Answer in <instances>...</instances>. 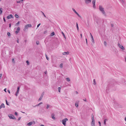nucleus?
Segmentation results:
<instances>
[{
  "label": "nucleus",
  "instance_id": "obj_1",
  "mask_svg": "<svg viewBox=\"0 0 126 126\" xmlns=\"http://www.w3.org/2000/svg\"><path fill=\"white\" fill-rule=\"evenodd\" d=\"M99 10L102 12L103 14L104 15V16H106L107 15L104 10V8L102 7V6L100 5L99 6Z\"/></svg>",
  "mask_w": 126,
  "mask_h": 126
},
{
  "label": "nucleus",
  "instance_id": "obj_2",
  "mask_svg": "<svg viewBox=\"0 0 126 126\" xmlns=\"http://www.w3.org/2000/svg\"><path fill=\"white\" fill-rule=\"evenodd\" d=\"M92 121L91 122V125L92 126H95V121L94 118V116L93 115H92Z\"/></svg>",
  "mask_w": 126,
  "mask_h": 126
},
{
  "label": "nucleus",
  "instance_id": "obj_3",
  "mask_svg": "<svg viewBox=\"0 0 126 126\" xmlns=\"http://www.w3.org/2000/svg\"><path fill=\"white\" fill-rule=\"evenodd\" d=\"M68 120V119L67 118H65L62 120V123L64 126H65L66 125V122Z\"/></svg>",
  "mask_w": 126,
  "mask_h": 126
},
{
  "label": "nucleus",
  "instance_id": "obj_4",
  "mask_svg": "<svg viewBox=\"0 0 126 126\" xmlns=\"http://www.w3.org/2000/svg\"><path fill=\"white\" fill-rule=\"evenodd\" d=\"M118 46L121 48L122 50H125V48L123 47V46L122 45H121L119 43H118Z\"/></svg>",
  "mask_w": 126,
  "mask_h": 126
},
{
  "label": "nucleus",
  "instance_id": "obj_5",
  "mask_svg": "<svg viewBox=\"0 0 126 126\" xmlns=\"http://www.w3.org/2000/svg\"><path fill=\"white\" fill-rule=\"evenodd\" d=\"M114 85L112 83H110L108 85V87H109L110 88H113L114 87Z\"/></svg>",
  "mask_w": 126,
  "mask_h": 126
},
{
  "label": "nucleus",
  "instance_id": "obj_6",
  "mask_svg": "<svg viewBox=\"0 0 126 126\" xmlns=\"http://www.w3.org/2000/svg\"><path fill=\"white\" fill-rule=\"evenodd\" d=\"M32 26L31 24H27L25 25V29H27L28 27H32Z\"/></svg>",
  "mask_w": 126,
  "mask_h": 126
},
{
  "label": "nucleus",
  "instance_id": "obj_7",
  "mask_svg": "<svg viewBox=\"0 0 126 126\" xmlns=\"http://www.w3.org/2000/svg\"><path fill=\"white\" fill-rule=\"evenodd\" d=\"M14 17L12 15H9L8 16H7V19H11L12 18H13Z\"/></svg>",
  "mask_w": 126,
  "mask_h": 126
},
{
  "label": "nucleus",
  "instance_id": "obj_8",
  "mask_svg": "<svg viewBox=\"0 0 126 126\" xmlns=\"http://www.w3.org/2000/svg\"><path fill=\"white\" fill-rule=\"evenodd\" d=\"M20 30V28L19 27H18L17 28L16 31L15 32V33L16 34H17L19 32Z\"/></svg>",
  "mask_w": 126,
  "mask_h": 126
},
{
  "label": "nucleus",
  "instance_id": "obj_9",
  "mask_svg": "<svg viewBox=\"0 0 126 126\" xmlns=\"http://www.w3.org/2000/svg\"><path fill=\"white\" fill-rule=\"evenodd\" d=\"M95 0H93L92 2V3L93 5V7L94 8H95Z\"/></svg>",
  "mask_w": 126,
  "mask_h": 126
},
{
  "label": "nucleus",
  "instance_id": "obj_10",
  "mask_svg": "<svg viewBox=\"0 0 126 126\" xmlns=\"http://www.w3.org/2000/svg\"><path fill=\"white\" fill-rule=\"evenodd\" d=\"M8 116L10 119H12L13 117H14V116L12 114H9Z\"/></svg>",
  "mask_w": 126,
  "mask_h": 126
},
{
  "label": "nucleus",
  "instance_id": "obj_11",
  "mask_svg": "<svg viewBox=\"0 0 126 126\" xmlns=\"http://www.w3.org/2000/svg\"><path fill=\"white\" fill-rule=\"evenodd\" d=\"M69 51H67V52H64L63 53V54L64 55H66L69 54Z\"/></svg>",
  "mask_w": 126,
  "mask_h": 126
},
{
  "label": "nucleus",
  "instance_id": "obj_12",
  "mask_svg": "<svg viewBox=\"0 0 126 126\" xmlns=\"http://www.w3.org/2000/svg\"><path fill=\"white\" fill-rule=\"evenodd\" d=\"M82 101H77L76 102H87V101L86 100V98H85V99H83L82 100Z\"/></svg>",
  "mask_w": 126,
  "mask_h": 126
},
{
  "label": "nucleus",
  "instance_id": "obj_13",
  "mask_svg": "<svg viewBox=\"0 0 126 126\" xmlns=\"http://www.w3.org/2000/svg\"><path fill=\"white\" fill-rule=\"evenodd\" d=\"M85 2L86 4L88 3L91 2L92 0H85Z\"/></svg>",
  "mask_w": 126,
  "mask_h": 126
},
{
  "label": "nucleus",
  "instance_id": "obj_14",
  "mask_svg": "<svg viewBox=\"0 0 126 126\" xmlns=\"http://www.w3.org/2000/svg\"><path fill=\"white\" fill-rule=\"evenodd\" d=\"M91 38L92 39V41L93 42V44H94V39L92 35H91Z\"/></svg>",
  "mask_w": 126,
  "mask_h": 126
},
{
  "label": "nucleus",
  "instance_id": "obj_15",
  "mask_svg": "<svg viewBox=\"0 0 126 126\" xmlns=\"http://www.w3.org/2000/svg\"><path fill=\"white\" fill-rule=\"evenodd\" d=\"M5 106L4 104L3 103H2L0 106V109L1 108H4Z\"/></svg>",
  "mask_w": 126,
  "mask_h": 126
},
{
  "label": "nucleus",
  "instance_id": "obj_16",
  "mask_svg": "<svg viewBox=\"0 0 126 126\" xmlns=\"http://www.w3.org/2000/svg\"><path fill=\"white\" fill-rule=\"evenodd\" d=\"M33 123L32 122H31L27 124V125L28 126L31 125Z\"/></svg>",
  "mask_w": 126,
  "mask_h": 126
},
{
  "label": "nucleus",
  "instance_id": "obj_17",
  "mask_svg": "<svg viewBox=\"0 0 126 126\" xmlns=\"http://www.w3.org/2000/svg\"><path fill=\"white\" fill-rule=\"evenodd\" d=\"M3 9L1 8H0V14L1 15Z\"/></svg>",
  "mask_w": 126,
  "mask_h": 126
},
{
  "label": "nucleus",
  "instance_id": "obj_18",
  "mask_svg": "<svg viewBox=\"0 0 126 126\" xmlns=\"http://www.w3.org/2000/svg\"><path fill=\"white\" fill-rule=\"evenodd\" d=\"M51 117L53 119H55V118L54 117V114H52L51 115Z\"/></svg>",
  "mask_w": 126,
  "mask_h": 126
},
{
  "label": "nucleus",
  "instance_id": "obj_19",
  "mask_svg": "<svg viewBox=\"0 0 126 126\" xmlns=\"http://www.w3.org/2000/svg\"><path fill=\"white\" fill-rule=\"evenodd\" d=\"M62 34L64 38H65V39H66V37L65 35L64 34V33L62 32Z\"/></svg>",
  "mask_w": 126,
  "mask_h": 126
},
{
  "label": "nucleus",
  "instance_id": "obj_20",
  "mask_svg": "<svg viewBox=\"0 0 126 126\" xmlns=\"http://www.w3.org/2000/svg\"><path fill=\"white\" fill-rule=\"evenodd\" d=\"M54 35V32H53L50 34V35L51 36H53V35Z\"/></svg>",
  "mask_w": 126,
  "mask_h": 126
},
{
  "label": "nucleus",
  "instance_id": "obj_21",
  "mask_svg": "<svg viewBox=\"0 0 126 126\" xmlns=\"http://www.w3.org/2000/svg\"><path fill=\"white\" fill-rule=\"evenodd\" d=\"M66 79L67 81H70V79L69 78H66Z\"/></svg>",
  "mask_w": 126,
  "mask_h": 126
},
{
  "label": "nucleus",
  "instance_id": "obj_22",
  "mask_svg": "<svg viewBox=\"0 0 126 126\" xmlns=\"http://www.w3.org/2000/svg\"><path fill=\"white\" fill-rule=\"evenodd\" d=\"M15 17L17 18H18L19 17V16L17 14H15Z\"/></svg>",
  "mask_w": 126,
  "mask_h": 126
},
{
  "label": "nucleus",
  "instance_id": "obj_23",
  "mask_svg": "<svg viewBox=\"0 0 126 126\" xmlns=\"http://www.w3.org/2000/svg\"><path fill=\"white\" fill-rule=\"evenodd\" d=\"M75 105L77 107H78L79 106L78 103H75Z\"/></svg>",
  "mask_w": 126,
  "mask_h": 126
},
{
  "label": "nucleus",
  "instance_id": "obj_24",
  "mask_svg": "<svg viewBox=\"0 0 126 126\" xmlns=\"http://www.w3.org/2000/svg\"><path fill=\"white\" fill-rule=\"evenodd\" d=\"M76 27L78 30H79V27L77 23H76Z\"/></svg>",
  "mask_w": 126,
  "mask_h": 126
},
{
  "label": "nucleus",
  "instance_id": "obj_25",
  "mask_svg": "<svg viewBox=\"0 0 126 126\" xmlns=\"http://www.w3.org/2000/svg\"><path fill=\"white\" fill-rule=\"evenodd\" d=\"M72 10L75 14L76 13V12H77L74 8H73L72 9Z\"/></svg>",
  "mask_w": 126,
  "mask_h": 126
},
{
  "label": "nucleus",
  "instance_id": "obj_26",
  "mask_svg": "<svg viewBox=\"0 0 126 126\" xmlns=\"http://www.w3.org/2000/svg\"><path fill=\"white\" fill-rule=\"evenodd\" d=\"M120 1L121 2L122 4L124 3V0H120Z\"/></svg>",
  "mask_w": 126,
  "mask_h": 126
},
{
  "label": "nucleus",
  "instance_id": "obj_27",
  "mask_svg": "<svg viewBox=\"0 0 126 126\" xmlns=\"http://www.w3.org/2000/svg\"><path fill=\"white\" fill-rule=\"evenodd\" d=\"M26 63H27V64L28 65H29L30 64V63L29 62V61L28 60H27L26 61Z\"/></svg>",
  "mask_w": 126,
  "mask_h": 126
},
{
  "label": "nucleus",
  "instance_id": "obj_28",
  "mask_svg": "<svg viewBox=\"0 0 126 126\" xmlns=\"http://www.w3.org/2000/svg\"><path fill=\"white\" fill-rule=\"evenodd\" d=\"M61 88L60 87H59L58 88V90L59 92H60Z\"/></svg>",
  "mask_w": 126,
  "mask_h": 126
},
{
  "label": "nucleus",
  "instance_id": "obj_29",
  "mask_svg": "<svg viewBox=\"0 0 126 126\" xmlns=\"http://www.w3.org/2000/svg\"><path fill=\"white\" fill-rule=\"evenodd\" d=\"M19 91H17L16 92V93L15 94L16 95V96H17V95H18V93H19Z\"/></svg>",
  "mask_w": 126,
  "mask_h": 126
},
{
  "label": "nucleus",
  "instance_id": "obj_30",
  "mask_svg": "<svg viewBox=\"0 0 126 126\" xmlns=\"http://www.w3.org/2000/svg\"><path fill=\"white\" fill-rule=\"evenodd\" d=\"M60 67L61 68H62L63 67V63H62L60 64Z\"/></svg>",
  "mask_w": 126,
  "mask_h": 126
},
{
  "label": "nucleus",
  "instance_id": "obj_31",
  "mask_svg": "<svg viewBox=\"0 0 126 126\" xmlns=\"http://www.w3.org/2000/svg\"><path fill=\"white\" fill-rule=\"evenodd\" d=\"M93 82H94V85H95L96 83L95 82V79H94L93 80Z\"/></svg>",
  "mask_w": 126,
  "mask_h": 126
},
{
  "label": "nucleus",
  "instance_id": "obj_32",
  "mask_svg": "<svg viewBox=\"0 0 126 126\" xmlns=\"http://www.w3.org/2000/svg\"><path fill=\"white\" fill-rule=\"evenodd\" d=\"M12 62L13 63H15V60H14V59H12Z\"/></svg>",
  "mask_w": 126,
  "mask_h": 126
},
{
  "label": "nucleus",
  "instance_id": "obj_33",
  "mask_svg": "<svg viewBox=\"0 0 126 126\" xmlns=\"http://www.w3.org/2000/svg\"><path fill=\"white\" fill-rule=\"evenodd\" d=\"M104 44L105 46H106L107 45V43L105 41H104Z\"/></svg>",
  "mask_w": 126,
  "mask_h": 126
},
{
  "label": "nucleus",
  "instance_id": "obj_34",
  "mask_svg": "<svg viewBox=\"0 0 126 126\" xmlns=\"http://www.w3.org/2000/svg\"><path fill=\"white\" fill-rule=\"evenodd\" d=\"M78 16L80 17H81V16L79 15L77 13V12H76V13Z\"/></svg>",
  "mask_w": 126,
  "mask_h": 126
},
{
  "label": "nucleus",
  "instance_id": "obj_35",
  "mask_svg": "<svg viewBox=\"0 0 126 126\" xmlns=\"http://www.w3.org/2000/svg\"><path fill=\"white\" fill-rule=\"evenodd\" d=\"M41 12L42 13V14L43 15V16H44L45 17H46V16L44 14V13L42 12V11H41Z\"/></svg>",
  "mask_w": 126,
  "mask_h": 126
},
{
  "label": "nucleus",
  "instance_id": "obj_36",
  "mask_svg": "<svg viewBox=\"0 0 126 126\" xmlns=\"http://www.w3.org/2000/svg\"><path fill=\"white\" fill-rule=\"evenodd\" d=\"M36 43L37 45H38L39 44V42L38 41H37L36 42Z\"/></svg>",
  "mask_w": 126,
  "mask_h": 126
},
{
  "label": "nucleus",
  "instance_id": "obj_37",
  "mask_svg": "<svg viewBox=\"0 0 126 126\" xmlns=\"http://www.w3.org/2000/svg\"><path fill=\"white\" fill-rule=\"evenodd\" d=\"M7 34L8 36H10V33L8 32L7 33Z\"/></svg>",
  "mask_w": 126,
  "mask_h": 126
},
{
  "label": "nucleus",
  "instance_id": "obj_38",
  "mask_svg": "<svg viewBox=\"0 0 126 126\" xmlns=\"http://www.w3.org/2000/svg\"><path fill=\"white\" fill-rule=\"evenodd\" d=\"M41 25V24L40 23H39V24H38L37 26V28L39 27V26H40V25Z\"/></svg>",
  "mask_w": 126,
  "mask_h": 126
},
{
  "label": "nucleus",
  "instance_id": "obj_39",
  "mask_svg": "<svg viewBox=\"0 0 126 126\" xmlns=\"http://www.w3.org/2000/svg\"><path fill=\"white\" fill-rule=\"evenodd\" d=\"M49 106L48 105H47V107H46L47 109L49 107Z\"/></svg>",
  "mask_w": 126,
  "mask_h": 126
},
{
  "label": "nucleus",
  "instance_id": "obj_40",
  "mask_svg": "<svg viewBox=\"0 0 126 126\" xmlns=\"http://www.w3.org/2000/svg\"><path fill=\"white\" fill-rule=\"evenodd\" d=\"M19 24V21L16 23V25H18Z\"/></svg>",
  "mask_w": 126,
  "mask_h": 126
},
{
  "label": "nucleus",
  "instance_id": "obj_41",
  "mask_svg": "<svg viewBox=\"0 0 126 126\" xmlns=\"http://www.w3.org/2000/svg\"><path fill=\"white\" fill-rule=\"evenodd\" d=\"M19 87H18L17 88V91H19Z\"/></svg>",
  "mask_w": 126,
  "mask_h": 126
},
{
  "label": "nucleus",
  "instance_id": "obj_42",
  "mask_svg": "<svg viewBox=\"0 0 126 126\" xmlns=\"http://www.w3.org/2000/svg\"><path fill=\"white\" fill-rule=\"evenodd\" d=\"M104 123L105 125H106V121L105 120H104Z\"/></svg>",
  "mask_w": 126,
  "mask_h": 126
},
{
  "label": "nucleus",
  "instance_id": "obj_43",
  "mask_svg": "<svg viewBox=\"0 0 126 126\" xmlns=\"http://www.w3.org/2000/svg\"><path fill=\"white\" fill-rule=\"evenodd\" d=\"M98 123L99 124V126H101V124L100 122V121H99Z\"/></svg>",
  "mask_w": 126,
  "mask_h": 126
},
{
  "label": "nucleus",
  "instance_id": "obj_44",
  "mask_svg": "<svg viewBox=\"0 0 126 126\" xmlns=\"http://www.w3.org/2000/svg\"><path fill=\"white\" fill-rule=\"evenodd\" d=\"M21 118V117H19L17 119L18 121H19L20 119Z\"/></svg>",
  "mask_w": 126,
  "mask_h": 126
},
{
  "label": "nucleus",
  "instance_id": "obj_45",
  "mask_svg": "<svg viewBox=\"0 0 126 126\" xmlns=\"http://www.w3.org/2000/svg\"><path fill=\"white\" fill-rule=\"evenodd\" d=\"M19 39L18 38H17V42L18 43H19Z\"/></svg>",
  "mask_w": 126,
  "mask_h": 126
},
{
  "label": "nucleus",
  "instance_id": "obj_46",
  "mask_svg": "<svg viewBox=\"0 0 126 126\" xmlns=\"http://www.w3.org/2000/svg\"><path fill=\"white\" fill-rule=\"evenodd\" d=\"M44 92H43L42 94L41 95H43H43H44Z\"/></svg>",
  "mask_w": 126,
  "mask_h": 126
},
{
  "label": "nucleus",
  "instance_id": "obj_47",
  "mask_svg": "<svg viewBox=\"0 0 126 126\" xmlns=\"http://www.w3.org/2000/svg\"><path fill=\"white\" fill-rule=\"evenodd\" d=\"M15 114L17 116V112H15Z\"/></svg>",
  "mask_w": 126,
  "mask_h": 126
},
{
  "label": "nucleus",
  "instance_id": "obj_48",
  "mask_svg": "<svg viewBox=\"0 0 126 126\" xmlns=\"http://www.w3.org/2000/svg\"><path fill=\"white\" fill-rule=\"evenodd\" d=\"M3 20L5 22H6V20H5V17H3Z\"/></svg>",
  "mask_w": 126,
  "mask_h": 126
},
{
  "label": "nucleus",
  "instance_id": "obj_49",
  "mask_svg": "<svg viewBox=\"0 0 126 126\" xmlns=\"http://www.w3.org/2000/svg\"><path fill=\"white\" fill-rule=\"evenodd\" d=\"M41 99L42 98L40 97L39 99H38V101H40L41 100Z\"/></svg>",
  "mask_w": 126,
  "mask_h": 126
},
{
  "label": "nucleus",
  "instance_id": "obj_50",
  "mask_svg": "<svg viewBox=\"0 0 126 126\" xmlns=\"http://www.w3.org/2000/svg\"><path fill=\"white\" fill-rule=\"evenodd\" d=\"M12 119L16 120V117H13V118H12Z\"/></svg>",
  "mask_w": 126,
  "mask_h": 126
},
{
  "label": "nucleus",
  "instance_id": "obj_51",
  "mask_svg": "<svg viewBox=\"0 0 126 126\" xmlns=\"http://www.w3.org/2000/svg\"><path fill=\"white\" fill-rule=\"evenodd\" d=\"M42 103H39L37 105H36V106H39Z\"/></svg>",
  "mask_w": 126,
  "mask_h": 126
},
{
  "label": "nucleus",
  "instance_id": "obj_52",
  "mask_svg": "<svg viewBox=\"0 0 126 126\" xmlns=\"http://www.w3.org/2000/svg\"><path fill=\"white\" fill-rule=\"evenodd\" d=\"M46 58L47 59V60H48V59H49V58H48V57L47 56H46Z\"/></svg>",
  "mask_w": 126,
  "mask_h": 126
},
{
  "label": "nucleus",
  "instance_id": "obj_53",
  "mask_svg": "<svg viewBox=\"0 0 126 126\" xmlns=\"http://www.w3.org/2000/svg\"><path fill=\"white\" fill-rule=\"evenodd\" d=\"M6 88H5L4 89V91L5 92H6Z\"/></svg>",
  "mask_w": 126,
  "mask_h": 126
},
{
  "label": "nucleus",
  "instance_id": "obj_54",
  "mask_svg": "<svg viewBox=\"0 0 126 126\" xmlns=\"http://www.w3.org/2000/svg\"><path fill=\"white\" fill-rule=\"evenodd\" d=\"M111 26L112 27H113L114 26V25L112 24H111Z\"/></svg>",
  "mask_w": 126,
  "mask_h": 126
},
{
  "label": "nucleus",
  "instance_id": "obj_55",
  "mask_svg": "<svg viewBox=\"0 0 126 126\" xmlns=\"http://www.w3.org/2000/svg\"><path fill=\"white\" fill-rule=\"evenodd\" d=\"M47 32V31H45L44 32V34H46Z\"/></svg>",
  "mask_w": 126,
  "mask_h": 126
},
{
  "label": "nucleus",
  "instance_id": "obj_56",
  "mask_svg": "<svg viewBox=\"0 0 126 126\" xmlns=\"http://www.w3.org/2000/svg\"><path fill=\"white\" fill-rule=\"evenodd\" d=\"M20 1H17V3H20Z\"/></svg>",
  "mask_w": 126,
  "mask_h": 126
},
{
  "label": "nucleus",
  "instance_id": "obj_57",
  "mask_svg": "<svg viewBox=\"0 0 126 126\" xmlns=\"http://www.w3.org/2000/svg\"><path fill=\"white\" fill-rule=\"evenodd\" d=\"M7 91L8 92V93H9V94H10V91H9V90H7Z\"/></svg>",
  "mask_w": 126,
  "mask_h": 126
},
{
  "label": "nucleus",
  "instance_id": "obj_58",
  "mask_svg": "<svg viewBox=\"0 0 126 126\" xmlns=\"http://www.w3.org/2000/svg\"><path fill=\"white\" fill-rule=\"evenodd\" d=\"M9 27H11V23L9 24Z\"/></svg>",
  "mask_w": 126,
  "mask_h": 126
},
{
  "label": "nucleus",
  "instance_id": "obj_59",
  "mask_svg": "<svg viewBox=\"0 0 126 126\" xmlns=\"http://www.w3.org/2000/svg\"><path fill=\"white\" fill-rule=\"evenodd\" d=\"M43 96L41 95L40 97L42 99V97H43Z\"/></svg>",
  "mask_w": 126,
  "mask_h": 126
},
{
  "label": "nucleus",
  "instance_id": "obj_60",
  "mask_svg": "<svg viewBox=\"0 0 126 126\" xmlns=\"http://www.w3.org/2000/svg\"><path fill=\"white\" fill-rule=\"evenodd\" d=\"M86 44H87V39L86 38Z\"/></svg>",
  "mask_w": 126,
  "mask_h": 126
},
{
  "label": "nucleus",
  "instance_id": "obj_61",
  "mask_svg": "<svg viewBox=\"0 0 126 126\" xmlns=\"http://www.w3.org/2000/svg\"><path fill=\"white\" fill-rule=\"evenodd\" d=\"M45 74H46L47 73V71H46L45 72Z\"/></svg>",
  "mask_w": 126,
  "mask_h": 126
},
{
  "label": "nucleus",
  "instance_id": "obj_62",
  "mask_svg": "<svg viewBox=\"0 0 126 126\" xmlns=\"http://www.w3.org/2000/svg\"><path fill=\"white\" fill-rule=\"evenodd\" d=\"M125 120L126 121V117L125 118Z\"/></svg>",
  "mask_w": 126,
  "mask_h": 126
},
{
  "label": "nucleus",
  "instance_id": "obj_63",
  "mask_svg": "<svg viewBox=\"0 0 126 126\" xmlns=\"http://www.w3.org/2000/svg\"><path fill=\"white\" fill-rule=\"evenodd\" d=\"M40 126H44L43 125H40Z\"/></svg>",
  "mask_w": 126,
  "mask_h": 126
},
{
  "label": "nucleus",
  "instance_id": "obj_64",
  "mask_svg": "<svg viewBox=\"0 0 126 126\" xmlns=\"http://www.w3.org/2000/svg\"><path fill=\"white\" fill-rule=\"evenodd\" d=\"M125 62H126V57L125 58Z\"/></svg>",
  "mask_w": 126,
  "mask_h": 126
}]
</instances>
